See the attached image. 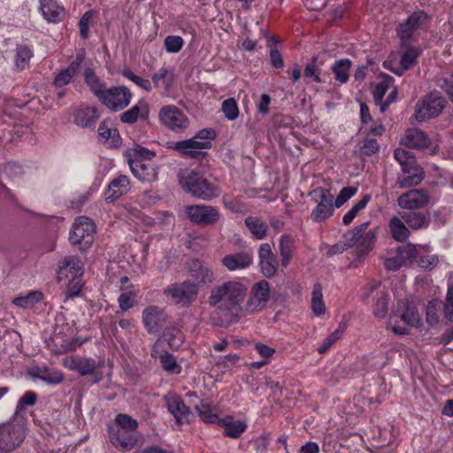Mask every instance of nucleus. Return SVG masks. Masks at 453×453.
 <instances>
[{
  "instance_id": "nucleus-1",
  "label": "nucleus",
  "mask_w": 453,
  "mask_h": 453,
  "mask_svg": "<svg viewBox=\"0 0 453 453\" xmlns=\"http://www.w3.org/2000/svg\"><path fill=\"white\" fill-rule=\"evenodd\" d=\"M248 294V287L241 279L226 280L211 290L208 303L211 306L227 313L242 314V303Z\"/></svg>"
},
{
  "instance_id": "nucleus-2",
  "label": "nucleus",
  "mask_w": 453,
  "mask_h": 453,
  "mask_svg": "<svg viewBox=\"0 0 453 453\" xmlns=\"http://www.w3.org/2000/svg\"><path fill=\"white\" fill-rule=\"evenodd\" d=\"M82 274V265L78 257L69 256L58 262L56 279L66 283L65 302L80 295L83 287Z\"/></svg>"
},
{
  "instance_id": "nucleus-3",
  "label": "nucleus",
  "mask_w": 453,
  "mask_h": 453,
  "mask_svg": "<svg viewBox=\"0 0 453 453\" xmlns=\"http://www.w3.org/2000/svg\"><path fill=\"white\" fill-rule=\"evenodd\" d=\"M178 177L180 187L197 198L211 200L219 195V189L197 172L184 170Z\"/></svg>"
},
{
  "instance_id": "nucleus-4",
  "label": "nucleus",
  "mask_w": 453,
  "mask_h": 453,
  "mask_svg": "<svg viewBox=\"0 0 453 453\" xmlns=\"http://www.w3.org/2000/svg\"><path fill=\"white\" fill-rule=\"evenodd\" d=\"M215 137L213 129L204 128L192 138L168 143L167 148L178 151L183 157L196 158L201 154V150L211 148V141Z\"/></svg>"
},
{
  "instance_id": "nucleus-5",
  "label": "nucleus",
  "mask_w": 453,
  "mask_h": 453,
  "mask_svg": "<svg viewBox=\"0 0 453 453\" xmlns=\"http://www.w3.org/2000/svg\"><path fill=\"white\" fill-rule=\"evenodd\" d=\"M26 436V424L22 418L0 424V451L10 452L23 442Z\"/></svg>"
},
{
  "instance_id": "nucleus-6",
  "label": "nucleus",
  "mask_w": 453,
  "mask_h": 453,
  "mask_svg": "<svg viewBox=\"0 0 453 453\" xmlns=\"http://www.w3.org/2000/svg\"><path fill=\"white\" fill-rule=\"evenodd\" d=\"M95 225L93 221L85 217H78L69 233V240L73 245L79 246L81 250L88 249L93 242Z\"/></svg>"
},
{
  "instance_id": "nucleus-7",
  "label": "nucleus",
  "mask_w": 453,
  "mask_h": 453,
  "mask_svg": "<svg viewBox=\"0 0 453 453\" xmlns=\"http://www.w3.org/2000/svg\"><path fill=\"white\" fill-rule=\"evenodd\" d=\"M446 101L435 93L427 95L416 104L415 118L418 122H424L435 118L444 109Z\"/></svg>"
},
{
  "instance_id": "nucleus-8",
  "label": "nucleus",
  "mask_w": 453,
  "mask_h": 453,
  "mask_svg": "<svg viewBox=\"0 0 453 453\" xmlns=\"http://www.w3.org/2000/svg\"><path fill=\"white\" fill-rule=\"evenodd\" d=\"M132 94L126 87L104 88L98 100L111 111H118L127 107L131 101Z\"/></svg>"
},
{
  "instance_id": "nucleus-9",
  "label": "nucleus",
  "mask_w": 453,
  "mask_h": 453,
  "mask_svg": "<svg viewBox=\"0 0 453 453\" xmlns=\"http://www.w3.org/2000/svg\"><path fill=\"white\" fill-rule=\"evenodd\" d=\"M165 294L174 303L187 306L196 299L198 294V286L190 280H185L171 285L165 290Z\"/></svg>"
},
{
  "instance_id": "nucleus-10",
  "label": "nucleus",
  "mask_w": 453,
  "mask_h": 453,
  "mask_svg": "<svg viewBox=\"0 0 453 453\" xmlns=\"http://www.w3.org/2000/svg\"><path fill=\"white\" fill-rule=\"evenodd\" d=\"M270 288L266 280L255 283L250 293V296L242 307L243 313H254L263 310L269 299Z\"/></svg>"
},
{
  "instance_id": "nucleus-11",
  "label": "nucleus",
  "mask_w": 453,
  "mask_h": 453,
  "mask_svg": "<svg viewBox=\"0 0 453 453\" xmlns=\"http://www.w3.org/2000/svg\"><path fill=\"white\" fill-rule=\"evenodd\" d=\"M160 122L173 132H182L188 126V119L175 105H165L161 108L159 114Z\"/></svg>"
},
{
  "instance_id": "nucleus-12",
  "label": "nucleus",
  "mask_w": 453,
  "mask_h": 453,
  "mask_svg": "<svg viewBox=\"0 0 453 453\" xmlns=\"http://www.w3.org/2000/svg\"><path fill=\"white\" fill-rule=\"evenodd\" d=\"M311 195L319 202L311 212V218L317 222L326 220L333 213V195H331L328 189L324 188H315Z\"/></svg>"
},
{
  "instance_id": "nucleus-13",
  "label": "nucleus",
  "mask_w": 453,
  "mask_h": 453,
  "mask_svg": "<svg viewBox=\"0 0 453 453\" xmlns=\"http://www.w3.org/2000/svg\"><path fill=\"white\" fill-rule=\"evenodd\" d=\"M185 211L193 223L203 226L214 225L220 218L219 210L210 205H189Z\"/></svg>"
},
{
  "instance_id": "nucleus-14",
  "label": "nucleus",
  "mask_w": 453,
  "mask_h": 453,
  "mask_svg": "<svg viewBox=\"0 0 453 453\" xmlns=\"http://www.w3.org/2000/svg\"><path fill=\"white\" fill-rule=\"evenodd\" d=\"M370 222H365L351 231H348L347 233H356L355 234V246L357 247V254L358 257H362L368 252H370L374 246L377 231L375 229H371L367 231V227L369 226Z\"/></svg>"
},
{
  "instance_id": "nucleus-15",
  "label": "nucleus",
  "mask_w": 453,
  "mask_h": 453,
  "mask_svg": "<svg viewBox=\"0 0 453 453\" xmlns=\"http://www.w3.org/2000/svg\"><path fill=\"white\" fill-rule=\"evenodd\" d=\"M167 410L173 416L179 425L189 423L192 413L183 400L174 393H168L164 396Z\"/></svg>"
},
{
  "instance_id": "nucleus-16",
  "label": "nucleus",
  "mask_w": 453,
  "mask_h": 453,
  "mask_svg": "<svg viewBox=\"0 0 453 453\" xmlns=\"http://www.w3.org/2000/svg\"><path fill=\"white\" fill-rule=\"evenodd\" d=\"M430 202V196L423 189H411L401 195L397 199L399 207L408 211H418L426 207Z\"/></svg>"
},
{
  "instance_id": "nucleus-17",
  "label": "nucleus",
  "mask_w": 453,
  "mask_h": 453,
  "mask_svg": "<svg viewBox=\"0 0 453 453\" xmlns=\"http://www.w3.org/2000/svg\"><path fill=\"white\" fill-rule=\"evenodd\" d=\"M109 438L114 447L121 451H129L137 444L139 434L137 432H129L109 426Z\"/></svg>"
},
{
  "instance_id": "nucleus-18",
  "label": "nucleus",
  "mask_w": 453,
  "mask_h": 453,
  "mask_svg": "<svg viewBox=\"0 0 453 453\" xmlns=\"http://www.w3.org/2000/svg\"><path fill=\"white\" fill-rule=\"evenodd\" d=\"M97 108L88 105H81L73 111V122L81 128H91L100 118Z\"/></svg>"
},
{
  "instance_id": "nucleus-19",
  "label": "nucleus",
  "mask_w": 453,
  "mask_h": 453,
  "mask_svg": "<svg viewBox=\"0 0 453 453\" xmlns=\"http://www.w3.org/2000/svg\"><path fill=\"white\" fill-rule=\"evenodd\" d=\"M190 277L197 284H211L215 280V274L211 267L200 260H192L188 265Z\"/></svg>"
},
{
  "instance_id": "nucleus-20",
  "label": "nucleus",
  "mask_w": 453,
  "mask_h": 453,
  "mask_svg": "<svg viewBox=\"0 0 453 453\" xmlns=\"http://www.w3.org/2000/svg\"><path fill=\"white\" fill-rule=\"evenodd\" d=\"M129 166L134 176L142 182H152L157 180V168L150 161H130Z\"/></svg>"
},
{
  "instance_id": "nucleus-21",
  "label": "nucleus",
  "mask_w": 453,
  "mask_h": 453,
  "mask_svg": "<svg viewBox=\"0 0 453 453\" xmlns=\"http://www.w3.org/2000/svg\"><path fill=\"white\" fill-rule=\"evenodd\" d=\"M252 262V255L245 251L227 254L221 259L223 266L230 272L246 269Z\"/></svg>"
},
{
  "instance_id": "nucleus-22",
  "label": "nucleus",
  "mask_w": 453,
  "mask_h": 453,
  "mask_svg": "<svg viewBox=\"0 0 453 453\" xmlns=\"http://www.w3.org/2000/svg\"><path fill=\"white\" fill-rule=\"evenodd\" d=\"M258 257L262 273L267 278L273 276L277 271L278 262L269 243L261 244L258 250Z\"/></svg>"
},
{
  "instance_id": "nucleus-23",
  "label": "nucleus",
  "mask_w": 453,
  "mask_h": 453,
  "mask_svg": "<svg viewBox=\"0 0 453 453\" xmlns=\"http://www.w3.org/2000/svg\"><path fill=\"white\" fill-rule=\"evenodd\" d=\"M426 14L424 12H415L408 19L398 26L397 34L402 41H408L413 32L426 19Z\"/></svg>"
},
{
  "instance_id": "nucleus-24",
  "label": "nucleus",
  "mask_w": 453,
  "mask_h": 453,
  "mask_svg": "<svg viewBox=\"0 0 453 453\" xmlns=\"http://www.w3.org/2000/svg\"><path fill=\"white\" fill-rule=\"evenodd\" d=\"M98 134L103 142L108 147L118 148L122 142L119 130L109 119H104L100 123Z\"/></svg>"
},
{
  "instance_id": "nucleus-25",
  "label": "nucleus",
  "mask_w": 453,
  "mask_h": 453,
  "mask_svg": "<svg viewBox=\"0 0 453 453\" xmlns=\"http://www.w3.org/2000/svg\"><path fill=\"white\" fill-rule=\"evenodd\" d=\"M164 311L157 306H150L142 311V320L149 333L157 332L165 321Z\"/></svg>"
},
{
  "instance_id": "nucleus-26",
  "label": "nucleus",
  "mask_w": 453,
  "mask_h": 453,
  "mask_svg": "<svg viewBox=\"0 0 453 453\" xmlns=\"http://www.w3.org/2000/svg\"><path fill=\"white\" fill-rule=\"evenodd\" d=\"M402 143L412 149H425L430 146L428 135L418 128H409L402 138Z\"/></svg>"
},
{
  "instance_id": "nucleus-27",
  "label": "nucleus",
  "mask_w": 453,
  "mask_h": 453,
  "mask_svg": "<svg viewBox=\"0 0 453 453\" xmlns=\"http://www.w3.org/2000/svg\"><path fill=\"white\" fill-rule=\"evenodd\" d=\"M130 190L129 179L126 175H119L113 179L105 191V200L112 202L120 196L127 194Z\"/></svg>"
},
{
  "instance_id": "nucleus-28",
  "label": "nucleus",
  "mask_w": 453,
  "mask_h": 453,
  "mask_svg": "<svg viewBox=\"0 0 453 453\" xmlns=\"http://www.w3.org/2000/svg\"><path fill=\"white\" fill-rule=\"evenodd\" d=\"M400 216L406 225L413 230L426 228L430 224V215L428 212L407 211L401 212Z\"/></svg>"
},
{
  "instance_id": "nucleus-29",
  "label": "nucleus",
  "mask_w": 453,
  "mask_h": 453,
  "mask_svg": "<svg viewBox=\"0 0 453 453\" xmlns=\"http://www.w3.org/2000/svg\"><path fill=\"white\" fill-rule=\"evenodd\" d=\"M160 347V341H157L151 349V356L154 358H158L163 369L169 373L179 374L181 372V366L178 365L175 357L165 352L160 353L158 348Z\"/></svg>"
},
{
  "instance_id": "nucleus-30",
  "label": "nucleus",
  "mask_w": 453,
  "mask_h": 453,
  "mask_svg": "<svg viewBox=\"0 0 453 453\" xmlns=\"http://www.w3.org/2000/svg\"><path fill=\"white\" fill-rule=\"evenodd\" d=\"M149 116V104L147 102L141 100L128 111L120 115L122 122L127 124H134L139 119H146Z\"/></svg>"
},
{
  "instance_id": "nucleus-31",
  "label": "nucleus",
  "mask_w": 453,
  "mask_h": 453,
  "mask_svg": "<svg viewBox=\"0 0 453 453\" xmlns=\"http://www.w3.org/2000/svg\"><path fill=\"white\" fill-rule=\"evenodd\" d=\"M40 10L43 17L50 22H57L64 15V8L57 0H40Z\"/></svg>"
},
{
  "instance_id": "nucleus-32",
  "label": "nucleus",
  "mask_w": 453,
  "mask_h": 453,
  "mask_svg": "<svg viewBox=\"0 0 453 453\" xmlns=\"http://www.w3.org/2000/svg\"><path fill=\"white\" fill-rule=\"evenodd\" d=\"M83 58L84 54L79 53L76 57V59L73 60L67 68L62 70L58 73V75L55 78L54 83L58 87H62L68 84L72 81L73 77L78 72Z\"/></svg>"
},
{
  "instance_id": "nucleus-33",
  "label": "nucleus",
  "mask_w": 453,
  "mask_h": 453,
  "mask_svg": "<svg viewBox=\"0 0 453 453\" xmlns=\"http://www.w3.org/2000/svg\"><path fill=\"white\" fill-rule=\"evenodd\" d=\"M152 82L154 86L163 93H168L173 83L174 75L173 71L168 68L162 67L152 75Z\"/></svg>"
},
{
  "instance_id": "nucleus-34",
  "label": "nucleus",
  "mask_w": 453,
  "mask_h": 453,
  "mask_svg": "<svg viewBox=\"0 0 453 453\" xmlns=\"http://www.w3.org/2000/svg\"><path fill=\"white\" fill-rule=\"evenodd\" d=\"M219 425L224 427L225 434L232 438L239 437L247 427L244 421L236 420L231 416L220 418Z\"/></svg>"
},
{
  "instance_id": "nucleus-35",
  "label": "nucleus",
  "mask_w": 453,
  "mask_h": 453,
  "mask_svg": "<svg viewBox=\"0 0 453 453\" xmlns=\"http://www.w3.org/2000/svg\"><path fill=\"white\" fill-rule=\"evenodd\" d=\"M31 375L50 384H58L64 380L61 372L51 370L47 367H35L31 370Z\"/></svg>"
},
{
  "instance_id": "nucleus-36",
  "label": "nucleus",
  "mask_w": 453,
  "mask_h": 453,
  "mask_svg": "<svg viewBox=\"0 0 453 453\" xmlns=\"http://www.w3.org/2000/svg\"><path fill=\"white\" fill-rule=\"evenodd\" d=\"M394 157L401 165L403 173H410L412 170L418 167L416 158L411 151L398 148L395 150Z\"/></svg>"
},
{
  "instance_id": "nucleus-37",
  "label": "nucleus",
  "mask_w": 453,
  "mask_h": 453,
  "mask_svg": "<svg viewBox=\"0 0 453 453\" xmlns=\"http://www.w3.org/2000/svg\"><path fill=\"white\" fill-rule=\"evenodd\" d=\"M388 226L390 229V233L392 237L397 242H404L406 241L411 232L407 227V225L404 221H403L402 218L399 219L397 217H394L389 220Z\"/></svg>"
},
{
  "instance_id": "nucleus-38",
  "label": "nucleus",
  "mask_w": 453,
  "mask_h": 453,
  "mask_svg": "<svg viewBox=\"0 0 453 453\" xmlns=\"http://www.w3.org/2000/svg\"><path fill=\"white\" fill-rule=\"evenodd\" d=\"M43 300V294L41 291H30L25 296H20L13 299V303L23 309H33L35 305Z\"/></svg>"
},
{
  "instance_id": "nucleus-39",
  "label": "nucleus",
  "mask_w": 453,
  "mask_h": 453,
  "mask_svg": "<svg viewBox=\"0 0 453 453\" xmlns=\"http://www.w3.org/2000/svg\"><path fill=\"white\" fill-rule=\"evenodd\" d=\"M424 179V172L421 168L417 167L410 173H404L403 176L398 177L397 184L400 188H407L418 185Z\"/></svg>"
},
{
  "instance_id": "nucleus-40",
  "label": "nucleus",
  "mask_w": 453,
  "mask_h": 453,
  "mask_svg": "<svg viewBox=\"0 0 453 453\" xmlns=\"http://www.w3.org/2000/svg\"><path fill=\"white\" fill-rule=\"evenodd\" d=\"M245 225L255 239L261 240L266 235L267 226L259 218L248 217Z\"/></svg>"
},
{
  "instance_id": "nucleus-41",
  "label": "nucleus",
  "mask_w": 453,
  "mask_h": 453,
  "mask_svg": "<svg viewBox=\"0 0 453 453\" xmlns=\"http://www.w3.org/2000/svg\"><path fill=\"white\" fill-rule=\"evenodd\" d=\"M311 305L316 316L323 315L326 312V305L323 300L322 286L320 283H316L313 286Z\"/></svg>"
},
{
  "instance_id": "nucleus-42",
  "label": "nucleus",
  "mask_w": 453,
  "mask_h": 453,
  "mask_svg": "<svg viewBox=\"0 0 453 453\" xmlns=\"http://www.w3.org/2000/svg\"><path fill=\"white\" fill-rule=\"evenodd\" d=\"M351 66V61L348 58H343L336 61L332 66V71L335 75V80L345 83L349 80V72Z\"/></svg>"
},
{
  "instance_id": "nucleus-43",
  "label": "nucleus",
  "mask_w": 453,
  "mask_h": 453,
  "mask_svg": "<svg viewBox=\"0 0 453 453\" xmlns=\"http://www.w3.org/2000/svg\"><path fill=\"white\" fill-rule=\"evenodd\" d=\"M355 234L356 233H346L343 235V241H340L332 247L329 248V250L326 251L327 257H333L337 254H342L343 251H345L347 249L355 246Z\"/></svg>"
},
{
  "instance_id": "nucleus-44",
  "label": "nucleus",
  "mask_w": 453,
  "mask_h": 453,
  "mask_svg": "<svg viewBox=\"0 0 453 453\" xmlns=\"http://www.w3.org/2000/svg\"><path fill=\"white\" fill-rule=\"evenodd\" d=\"M128 163L130 161L147 162L155 157V152L140 145H135L127 150Z\"/></svg>"
},
{
  "instance_id": "nucleus-45",
  "label": "nucleus",
  "mask_w": 453,
  "mask_h": 453,
  "mask_svg": "<svg viewBox=\"0 0 453 453\" xmlns=\"http://www.w3.org/2000/svg\"><path fill=\"white\" fill-rule=\"evenodd\" d=\"M321 74V68L318 65V58L313 57L311 58V61L308 63L304 68L303 71V77L304 80L309 82L310 80L317 82L321 83L324 81L320 77Z\"/></svg>"
},
{
  "instance_id": "nucleus-46",
  "label": "nucleus",
  "mask_w": 453,
  "mask_h": 453,
  "mask_svg": "<svg viewBox=\"0 0 453 453\" xmlns=\"http://www.w3.org/2000/svg\"><path fill=\"white\" fill-rule=\"evenodd\" d=\"M33 56L32 49L27 45H19L16 49L15 65L19 69H24L27 66L29 60Z\"/></svg>"
},
{
  "instance_id": "nucleus-47",
  "label": "nucleus",
  "mask_w": 453,
  "mask_h": 453,
  "mask_svg": "<svg viewBox=\"0 0 453 453\" xmlns=\"http://www.w3.org/2000/svg\"><path fill=\"white\" fill-rule=\"evenodd\" d=\"M111 426L129 432H137L138 423L135 419L127 414H118L115 418V422Z\"/></svg>"
},
{
  "instance_id": "nucleus-48",
  "label": "nucleus",
  "mask_w": 453,
  "mask_h": 453,
  "mask_svg": "<svg viewBox=\"0 0 453 453\" xmlns=\"http://www.w3.org/2000/svg\"><path fill=\"white\" fill-rule=\"evenodd\" d=\"M370 200H371V196L365 195L362 197V199L360 201H358L357 203H355L352 206V208L343 216L342 223L345 226L349 225L354 220V219L356 218L357 213L365 208V206L370 202Z\"/></svg>"
},
{
  "instance_id": "nucleus-49",
  "label": "nucleus",
  "mask_w": 453,
  "mask_h": 453,
  "mask_svg": "<svg viewBox=\"0 0 453 453\" xmlns=\"http://www.w3.org/2000/svg\"><path fill=\"white\" fill-rule=\"evenodd\" d=\"M396 255L404 265L411 264L412 260L417 257V247L414 244L407 243L396 250Z\"/></svg>"
},
{
  "instance_id": "nucleus-50",
  "label": "nucleus",
  "mask_w": 453,
  "mask_h": 453,
  "mask_svg": "<svg viewBox=\"0 0 453 453\" xmlns=\"http://www.w3.org/2000/svg\"><path fill=\"white\" fill-rule=\"evenodd\" d=\"M85 81L89 86L92 92L99 97L102 92L104 90V85L99 81L97 76L95 74L92 69H87L84 73Z\"/></svg>"
},
{
  "instance_id": "nucleus-51",
  "label": "nucleus",
  "mask_w": 453,
  "mask_h": 453,
  "mask_svg": "<svg viewBox=\"0 0 453 453\" xmlns=\"http://www.w3.org/2000/svg\"><path fill=\"white\" fill-rule=\"evenodd\" d=\"M196 410L203 421L219 425L220 418L212 412L211 408L208 403H202L196 406Z\"/></svg>"
},
{
  "instance_id": "nucleus-52",
  "label": "nucleus",
  "mask_w": 453,
  "mask_h": 453,
  "mask_svg": "<svg viewBox=\"0 0 453 453\" xmlns=\"http://www.w3.org/2000/svg\"><path fill=\"white\" fill-rule=\"evenodd\" d=\"M393 82V78L387 76L382 81L376 85L373 90V99L376 104H381L384 96L388 90L391 83Z\"/></svg>"
},
{
  "instance_id": "nucleus-53",
  "label": "nucleus",
  "mask_w": 453,
  "mask_h": 453,
  "mask_svg": "<svg viewBox=\"0 0 453 453\" xmlns=\"http://www.w3.org/2000/svg\"><path fill=\"white\" fill-rule=\"evenodd\" d=\"M222 111L229 120H234L239 116L237 103L234 98H228L222 103Z\"/></svg>"
},
{
  "instance_id": "nucleus-54",
  "label": "nucleus",
  "mask_w": 453,
  "mask_h": 453,
  "mask_svg": "<svg viewBox=\"0 0 453 453\" xmlns=\"http://www.w3.org/2000/svg\"><path fill=\"white\" fill-rule=\"evenodd\" d=\"M419 55V51L415 48H408L407 50L401 57L400 64L403 72L410 69Z\"/></svg>"
},
{
  "instance_id": "nucleus-55",
  "label": "nucleus",
  "mask_w": 453,
  "mask_h": 453,
  "mask_svg": "<svg viewBox=\"0 0 453 453\" xmlns=\"http://www.w3.org/2000/svg\"><path fill=\"white\" fill-rule=\"evenodd\" d=\"M388 295L382 293L381 296L377 299L374 307L373 313L377 318H385L388 314Z\"/></svg>"
},
{
  "instance_id": "nucleus-56",
  "label": "nucleus",
  "mask_w": 453,
  "mask_h": 453,
  "mask_svg": "<svg viewBox=\"0 0 453 453\" xmlns=\"http://www.w3.org/2000/svg\"><path fill=\"white\" fill-rule=\"evenodd\" d=\"M97 367L96 362L92 358L80 357L78 361L77 372L81 375L91 374Z\"/></svg>"
},
{
  "instance_id": "nucleus-57",
  "label": "nucleus",
  "mask_w": 453,
  "mask_h": 453,
  "mask_svg": "<svg viewBox=\"0 0 453 453\" xmlns=\"http://www.w3.org/2000/svg\"><path fill=\"white\" fill-rule=\"evenodd\" d=\"M184 41L180 36L170 35L165 39V47L167 52L177 53L183 47Z\"/></svg>"
},
{
  "instance_id": "nucleus-58",
  "label": "nucleus",
  "mask_w": 453,
  "mask_h": 453,
  "mask_svg": "<svg viewBox=\"0 0 453 453\" xmlns=\"http://www.w3.org/2000/svg\"><path fill=\"white\" fill-rule=\"evenodd\" d=\"M357 192V188L355 187H345L343 188L339 195L337 196L334 205L337 208L342 207L349 199H350Z\"/></svg>"
},
{
  "instance_id": "nucleus-59",
  "label": "nucleus",
  "mask_w": 453,
  "mask_h": 453,
  "mask_svg": "<svg viewBox=\"0 0 453 453\" xmlns=\"http://www.w3.org/2000/svg\"><path fill=\"white\" fill-rule=\"evenodd\" d=\"M443 312L447 319L453 321V283L448 287Z\"/></svg>"
},
{
  "instance_id": "nucleus-60",
  "label": "nucleus",
  "mask_w": 453,
  "mask_h": 453,
  "mask_svg": "<svg viewBox=\"0 0 453 453\" xmlns=\"http://www.w3.org/2000/svg\"><path fill=\"white\" fill-rule=\"evenodd\" d=\"M93 17H94V12L88 11L81 18L80 22H79V27H80L81 35L82 38H87L88 36V30H89L90 25L92 23Z\"/></svg>"
},
{
  "instance_id": "nucleus-61",
  "label": "nucleus",
  "mask_w": 453,
  "mask_h": 453,
  "mask_svg": "<svg viewBox=\"0 0 453 453\" xmlns=\"http://www.w3.org/2000/svg\"><path fill=\"white\" fill-rule=\"evenodd\" d=\"M343 333V329L337 328L334 332H333L330 335H328L323 342V343L318 348V351L319 353L326 352L331 346L340 339Z\"/></svg>"
},
{
  "instance_id": "nucleus-62",
  "label": "nucleus",
  "mask_w": 453,
  "mask_h": 453,
  "mask_svg": "<svg viewBox=\"0 0 453 453\" xmlns=\"http://www.w3.org/2000/svg\"><path fill=\"white\" fill-rule=\"evenodd\" d=\"M380 146L373 138L365 139L360 147V153L363 156L370 157L379 151Z\"/></svg>"
},
{
  "instance_id": "nucleus-63",
  "label": "nucleus",
  "mask_w": 453,
  "mask_h": 453,
  "mask_svg": "<svg viewBox=\"0 0 453 453\" xmlns=\"http://www.w3.org/2000/svg\"><path fill=\"white\" fill-rule=\"evenodd\" d=\"M401 320L410 326H416L418 323V315L415 311V308L405 306V311L400 316Z\"/></svg>"
},
{
  "instance_id": "nucleus-64",
  "label": "nucleus",
  "mask_w": 453,
  "mask_h": 453,
  "mask_svg": "<svg viewBox=\"0 0 453 453\" xmlns=\"http://www.w3.org/2000/svg\"><path fill=\"white\" fill-rule=\"evenodd\" d=\"M135 293L133 291L123 292L119 296V308L122 311H127L134 305Z\"/></svg>"
}]
</instances>
